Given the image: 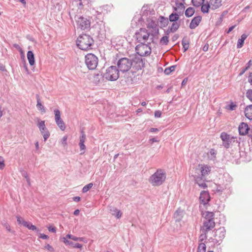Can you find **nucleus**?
Listing matches in <instances>:
<instances>
[{
  "label": "nucleus",
  "mask_w": 252,
  "mask_h": 252,
  "mask_svg": "<svg viewBox=\"0 0 252 252\" xmlns=\"http://www.w3.org/2000/svg\"><path fill=\"white\" fill-rule=\"evenodd\" d=\"M151 43H139L135 47V51L136 53L141 57L149 56L152 51L151 47L150 45Z\"/></svg>",
  "instance_id": "8"
},
{
  "label": "nucleus",
  "mask_w": 252,
  "mask_h": 252,
  "mask_svg": "<svg viewBox=\"0 0 252 252\" xmlns=\"http://www.w3.org/2000/svg\"><path fill=\"white\" fill-rule=\"evenodd\" d=\"M247 37V35H246V34H243L241 35V38H239L237 41V47L238 48H241L242 47V46L244 45V41Z\"/></svg>",
  "instance_id": "30"
},
{
  "label": "nucleus",
  "mask_w": 252,
  "mask_h": 252,
  "mask_svg": "<svg viewBox=\"0 0 252 252\" xmlns=\"http://www.w3.org/2000/svg\"><path fill=\"white\" fill-rule=\"evenodd\" d=\"M17 221L19 224H23V221H26L25 220H23V219L20 217V216H16Z\"/></svg>",
  "instance_id": "48"
},
{
  "label": "nucleus",
  "mask_w": 252,
  "mask_h": 252,
  "mask_svg": "<svg viewBox=\"0 0 252 252\" xmlns=\"http://www.w3.org/2000/svg\"><path fill=\"white\" fill-rule=\"evenodd\" d=\"M199 200L201 203L203 205L207 204L210 201V195L209 192L206 191H202L200 194Z\"/></svg>",
  "instance_id": "14"
},
{
  "label": "nucleus",
  "mask_w": 252,
  "mask_h": 252,
  "mask_svg": "<svg viewBox=\"0 0 252 252\" xmlns=\"http://www.w3.org/2000/svg\"><path fill=\"white\" fill-rule=\"evenodd\" d=\"M93 186V184L91 183L85 186L82 189V192L85 193L90 190Z\"/></svg>",
  "instance_id": "43"
},
{
  "label": "nucleus",
  "mask_w": 252,
  "mask_h": 252,
  "mask_svg": "<svg viewBox=\"0 0 252 252\" xmlns=\"http://www.w3.org/2000/svg\"><path fill=\"white\" fill-rule=\"evenodd\" d=\"M245 116L249 120H252V104L247 106L245 109Z\"/></svg>",
  "instance_id": "24"
},
{
  "label": "nucleus",
  "mask_w": 252,
  "mask_h": 252,
  "mask_svg": "<svg viewBox=\"0 0 252 252\" xmlns=\"http://www.w3.org/2000/svg\"><path fill=\"white\" fill-rule=\"evenodd\" d=\"M63 242L64 243V244L66 245H68L72 248H75L81 249L82 248V245H81L80 244L73 243L72 241H71L70 240H67L66 239V238H65V237H63Z\"/></svg>",
  "instance_id": "20"
},
{
  "label": "nucleus",
  "mask_w": 252,
  "mask_h": 252,
  "mask_svg": "<svg viewBox=\"0 0 252 252\" xmlns=\"http://www.w3.org/2000/svg\"><path fill=\"white\" fill-rule=\"evenodd\" d=\"M5 164L3 158L0 156V170L4 168Z\"/></svg>",
  "instance_id": "47"
},
{
  "label": "nucleus",
  "mask_w": 252,
  "mask_h": 252,
  "mask_svg": "<svg viewBox=\"0 0 252 252\" xmlns=\"http://www.w3.org/2000/svg\"><path fill=\"white\" fill-rule=\"evenodd\" d=\"M39 237L43 239H47L48 238V236L44 234H40Z\"/></svg>",
  "instance_id": "58"
},
{
  "label": "nucleus",
  "mask_w": 252,
  "mask_h": 252,
  "mask_svg": "<svg viewBox=\"0 0 252 252\" xmlns=\"http://www.w3.org/2000/svg\"><path fill=\"white\" fill-rule=\"evenodd\" d=\"M248 134L252 139V128H249Z\"/></svg>",
  "instance_id": "61"
},
{
  "label": "nucleus",
  "mask_w": 252,
  "mask_h": 252,
  "mask_svg": "<svg viewBox=\"0 0 252 252\" xmlns=\"http://www.w3.org/2000/svg\"><path fill=\"white\" fill-rule=\"evenodd\" d=\"M56 124L60 127V128L62 130H64L65 128V126L64 122L63 121L62 119H59V120L55 121Z\"/></svg>",
  "instance_id": "36"
},
{
  "label": "nucleus",
  "mask_w": 252,
  "mask_h": 252,
  "mask_svg": "<svg viewBox=\"0 0 252 252\" xmlns=\"http://www.w3.org/2000/svg\"><path fill=\"white\" fill-rule=\"evenodd\" d=\"M247 97L252 102V89L248 90L246 92Z\"/></svg>",
  "instance_id": "45"
},
{
  "label": "nucleus",
  "mask_w": 252,
  "mask_h": 252,
  "mask_svg": "<svg viewBox=\"0 0 252 252\" xmlns=\"http://www.w3.org/2000/svg\"><path fill=\"white\" fill-rule=\"evenodd\" d=\"M13 46L16 48V49L19 50L22 53V50L21 48L20 47V46L17 44H14L13 45Z\"/></svg>",
  "instance_id": "62"
},
{
  "label": "nucleus",
  "mask_w": 252,
  "mask_h": 252,
  "mask_svg": "<svg viewBox=\"0 0 252 252\" xmlns=\"http://www.w3.org/2000/svg\"><path fill=\"white\" fill-rule=\"evenodd\" d=\"M45 249H46L48 250V251L52 252L54 251V248L49 244L46 245L45 246Z\"/></svg>",
  "instance_id": "50"
},
{
  "label": "nucleus",
  "mask_w": 252,
  "mask_h": 252,
  "mask_svg": "<svg viewBox=\"0 0 252 252\" xmlns=\"http://www.w3.org/2000/svg\"><path fill=\"white\" fill-rule=\"evenodd\" d=\"M168 42V37L166 35L163 36L160 40V44L162 45H166Z\"/></svg>",
  "instance_id": "40"
},
{
  "label": "nucleus",
  "mask_w": 252,
  "mask_h": 252,
  "mask_svg": "<svg viewBox=\"0 0 252 252\" xmlns=\"http://www.w3.org/2000/svg\"><path fill=\"white\" fill-rule=\"evenodd\" d=\"M206 247L204 243L199 244L197 252H206Z\"/></svg>",
  "instance_id": "38"
},
{
  "label": "nucleus",
  "mask_w": 252,
  "mask_h": 252,
  "mask_svg": "<svg viewBox=\"0 0 252 252\" xmlns=\"http://www.w3.org/2000/svg\"><path fill=\"white\" fill-rule=\"evenodd\" d=\"M73 200L75 202H79L81 200V198L79 196H75L72 198Z\"/></svg>",
  "instance_id": "59"
},
{
  "label": "nucleus",
  "mask_w": 252,
  "mask_h": 252,
  "mask_svg": "<svg viewBox=\"0 0 252 252\" xmlns=\"http://www.w3.org/2000/svg\"><path fill=\"white\" fill-rule=\"evenodd\" d=\"M24 177L26 179L27 182L29 185H30V179L29 177H28L27 173L25 172V175H24Z\"/></svg>",
  "instance_id": "57"
},
{
  "label": "nucleus",
  "mask_w": 252,
  "mask_h": 252,
  "mask_svg": "<svg viewBox=\"0 0 252 252\" xmlns=\"http://www.w3.org/2000/svg\"><path fill=\"white\" fill-rule=\"evenodd\" d=\"M23 225L30 230H32L33 231H38V229L35 225H32L31 223H30L29 222L23 221Z\"/></svg>",
  "instance_id": "31"
},
{
  "label": "nucleus",
  "mask_w": 252,
  "mask_h": 252,
  "mask_svg": "<svg viewBox=\"0 0 252 252\" xmlns=\"http://www.w3.org/2000/svg\"><path fill=\"white\" fill-rule=\"evenodd\" d=\"M220 138L222 141V146L226 149H228L233 143L237 142L235 137L224 132L221 133Z\"/></svg>",
  "instance_id": "10"
},
{
  "label": "nucleus",
  "mask_w": 252,
  "mask_h": 252,
  "mask_svg": "<svg viewBox=\"0 0 252 252\" xmlns=\"http://www.w3.org/2000/svg\"><path fill=\"white\" fill-rule=\"evenodd\" d=\"M150 33V36H151L150 39L152 40L151 42L153 43H155V40L154 37L156 36L159 33V29L158 26H155L154 29H152Z\"/></svg>",
  "instance_id": "22"
},
{
  "label": "nucleus",
  "mask_w": 252,
  "mask_h": 252,
  "mask_svg": "<svg viewBox=\"0 0 252 252\" xmlns=\"http://www.w3.org/2000/svg\"><path fill=\"white\" fill-rule=\"evenodd\" d=\"M239 134L241 135H245L248 133L249 127L245 123H241L238 127Z\"/></svg>",
  "instance_id": "17"
},
{
  "label": "nucleus",
  "mask_w": 252,
  "mask_h": 252,
  "mask_svg": "<svg viewBox=\"0 0 252 252\" xmlns=\"http://www.w3.org/2000/svg\"><path fill=\"white\" fill-rule=\"evenodd\" d=\"M36 98L37 100L36 107H37V109L41 111L42 112L45 113V110L44 106L41 104L39 94H36Z\"/></svg>",
  "instance_id": "27"
},
{
  "label": "nucleus",
  "mask_w": 252,
  "mask_h": 252,
  "mask_svg": "<svg viewBox=\"0 0 252 252\" xmlns=\"http://www.w3.org/2000/svg\"><path fill=\"white\" fill-rule=\"evenodd\" d=\"M37 122V126L43 137L44 141H46L50 136V132L45 126L44 121L38 119Z\"/></svg>",
  "instance_id": "11"
},
{
  "label": "nucleus",
  "mask_w": 252,
  "mask_h": 252,
  "mask_svg": "<svg viewBox=\"0 0 252 252\" xmlns=\"http://www.w3.org/2000/svg\"><path fill=\"white\" fill-rule=\"evenodd\" d=\"M248 82L252 85V72L250 74L248 77Z\"/></svg>",
  "instance_id": "56"
},
{
  "label": "nucleus",
  "mask_w": 252,
  "mask_h": 252,
  "mask_svg": "<svg viewBox=\"0 0 252 252\" xmlns=\"http://www.w3.org/2000/svg\"><path fill=\"white\" fill-rule=\"evenodd\" d=\"M194 9L192 7H189L185 12V16L187 17H190L194 14Z\"/></svg>",
  "instance_id": "33"
},
{
  "label": "nucleus",
  "mask_w": 252,
  "mask_h": 252,
  "mask_svg": "<svg viewBox=\"0 0 252 252\" xmlns=\"http://www.w3.org/2000/svg\"><path fill=\"white\" fill-rule=\"evenodd\" d=\"M199 170L201 172V176L205 177L208 175L211 172V167L206 164H199Z\"/></svg>",
  "instance_id": "12"
},
{
  "label": "nucleus",
  "mask_w": 252,
  "mask_h": 252,
  "mask_svg": "<svg viewBox=\"0 0 252 252\" xmlns=\"http://www.w3.org/2000/svg\"><path fill=\"white\" fill-rule=\"evenodd\" d=\"M203 216L204 220L201 228L203 229L204 231L212 230L215 226L214 213L212 212L206 211L203 213Z\"/></svg>",
  "instance_id": "5"
},
{
  "label": "nucleus",
  "mask_w": 252,
  "mask_h": 252,
  "mask_svg": "<svg viewBox=\"0 0 252 252\" xmlns=\"http://www.w3.org/2000/svg\"><path fill=\"white\" fill-rule=\"evenodd\" d=\"M247 70H248V67H245V68H243L242 70L240 72L239 75L241 76L242 74H243L245 72V71H246Z\"/></svg>",
  "instance_id": "60"
},
{
  "label": "nucleus",
  "mask_w": 252,
  "mask_h": 252,
  "mask_svg": "<svg viewBox=\"0 0 252 252\" xmlns=\"http://www.w3.org/2000/svg\"><path fill=\"white\" fill-rule=\"evenodd\" d=\"M166 173L162 169H158L149 178L150 183L154 186H159L163 184L166 179Z\"/></svg>",
  "instance_id": "4"
},
{
  "label": "nucleus",
  "mask_w": 252,
  "mask_h": 252,
  "mask_svg": "<svg viewBox=\"0 0 252 252\" xmlns=\"http://www.w3.org/2000/svg\"><path fill=\"white\" fill-rule=\"evenodd\" d=\"M209 3L211 6V9L215 10L221 6V0H210Z\"/></svg>",
  "instance_id": "21"
},
{
  "label": "nucleus",
  "mask_w": 252,
  "mask_h": 252,
  "mask_svg": "<svg viewBox=\"0 0 252 252\" xmlns=\"http://www.w3.org/2000/svg\"><path fill=\"white\" fill-rule=\"evenodd\" d=\"M180 26V21L178 22H172V25L169 27L172 33L176 32Z\"/></svg>",
  "instance_id": "29"
},
{
  "label": "nucleus",
  "mask_w": 252,
  "mask_h": 252,
  "mask_svg": "<svg viewBox=\"0 0 252 252\" xmlns=\"http://www.w3.org/2000/svg\"><path fill=\"white\" fill-rule=\"evenodd\" d=\"M195 183H196L199 187L202 189H205L207 187L205 182L204 177L201 176H195L194 177Z\"/></svg>",
  "instance_id": "16"
},
{
  "label": "nucleus",
  "mask_w": 252,
  "mask_h": 252,
  "mask_svg": "<svg viewBox=\"0 0 252 252\" xmlns=\"http://www.w3.org/2000/svg\"><path fill=\"white\" fill-rule=\"evenodd\" d=\"M110 211L112 215L115 216V217L118 219H119L120 218H121V217L122 216V213H121L120 210L117 209V208H116L115 207H111L110 208Z\"/></svg>",
  "instance_id": "28"
},
{
  "label": "nucleus",
  "mask_w": 252,
  "mask_h": 252,
  "mask_svg": "<svg viewBox=\"0 0 252 252\" xmlns=\"http://www.w3.org/2000/svg\"><path fill=\"white\" fill-rule=\"evenodd\" d=\"M23 63H24V68H25V70L27 72H28V68L27 64L26 63V61L25 60L24 56H23Z\"/></svg>",
  "instance_id": "54"
},
{
  "label": "nucleus",
  "mask_w": 252,
  "mask_h": 252,
  "mask_svg": "<svg viewBox=\"0 0 252 252\" xmlns=\"http://www.w3.org/2000/svg\"><path fill=\"white\" fill-rule=\"evenodd\" d=\"M169 19L163 16L160 17V22L162 26L165 27L169 23Z\"/></svg>",
  "instance_id": "35"
},
{
  "label": "nucleus",
  "mask_w": 252,
  "mask_h": 252,
  "mask_svg": "<svg viewBox=\"0 0 252 252\" xmlns=\"http://www.w3.org/2000/svg\"><path fill=\"white\" fill-rule=\"evenodd\" d=\"M67 136H64L62 140V144L64 147L67 145Z\"/></svg>",
  "instance_id": "49"
},
{
  "label": "nucleus",
  "mask_w": 252,
  "mask_h": 252,
  "mask_svg": "<svg viewBox=\"0 0 252 252\" xmlns=\"http://www.w3.org/2000/svg\"><path fill=\"white\" fill-rule=\"evenodd\" d=\"M155 26H158L155 22H152L151 23H149L148 26H147V28H151V29H154V27H155Z\"/></svg>",
  "instance_id": "51"
},
{
  "label": "nucleus",
  "mask_w": 252,
  "mask_h": 252,
  "mask_svg": "<svg viewBox=\"0 0 252 252\" xmlns=\"http://www.w3.org/2000/svg\"><path fill=\"white\" fill-rule=\"evenodd\" d=\"M132 64V60L127 58H122L117 62V67L119 70L123 73H126L125 77L128 84H132L136 82L141 75L139 72H126L131 68Z\"/></svg>",
  "instance_id": "1"
},
{
  "label": "nucleus",
  "mask_w": 252,
  "mask_h": 252,
  "mask_svg": "<svg viewBox=\"0 0 252 252\" xmlns=\"http://www.w3.org/2000/svg\"><path fill=\"white\" fill-rule=\"evenodd\" d=\"M201 20L202 17L200 16H197L194 17L191 21L189 26V28L190 29H194L196 28L201 22Z\"/></svg>",
  "instance_id": "18"
},
{
  "label": "nucleus",
  "mask_w": 252,
  "mask_h": 252,
  "mask_svg": "<svg viewBox=\"0 0 252 252\" xmlns=\"http://www.w3.org/2000/svg\"><path fill=\"white\" fill-rule=\"evenodd\" d=\"M80 11H77L75 9L72 8L69 12V15L70 19L74 20L77 29H80L82 30L89 29L91 26V22L87 18L81 16L79 13Z\"/></svg>",
  "instance_id": "2"
},
{
  "label": "nucleus",
  "mask_w": 252,
  "mask_h": 252,
  "mask_svg": "<svg viewBox=\"0 0 252 252\" xmlns=\"http://www.w3.org/2000/svg\"><path fill=\"white\" fill-rule=\"evenodd\" d=\"M27 58L30 65L32 66L35 64L34 55L32 51L28 52Z\"/></svg>",
  "instance_id": "25"
},
{
  "label": "nucleus",
  "mask_w": 252,
  "mask_h": 252,
  "mask_svg": "<svg viewBox=\"0 0 252 252\" xmlns=\"http://www.w3.org/2000/svg\"><path fill=\"white\" fill-rule=\"evenodd\" d=\"M94 43L93 38L90 35L87 34L80 35L76 40L77 47L82 50L92 49L91 46L94 44Z\"/></svg>",
  "instance_id": "3"
},
{
  "label": "nucleus",
  "mask_w": 252,
  "mask_h": 252,
  "mask_svg": "<svg viewBox=\"0 0 252 252\" xmlns=\"http://www.w3.org/2000/svg\"><path fill=\"white\" fill-rule=\"evenodd\" d=\"M76 2H79L77 3V9H75L77 11L79 10H80V12H81V9L83 8V6L85 5H87L88 4V0H74Z\"/></svg>",
  "instance_id": "26"
},
{
  "label": "nucleus",
  "mask_w": 252,
  "mask_h": 252,
  "mask_svg": "<svg viewBox=\"0 0 252 252\" xmlns=\"http://www.w3.org/2000/svg\"><path fill=\"white\" fill-rule=\"evenodd\" d=\"M173 8L174 11L179 13V14L183 15L185 9V6L182 2H179V0H178L175 1V6H173Z\"/></svg>",
  "instance_id": "13"
},
{
  "label": "nucleus",
  "mask_w": 252,
  "mask_h": 252,
  "mask_svg": "<svg viewBox=\"0 0 252 252\" xmlns=\"http://www.w3.org/2000/svg\"><path fill=\"white\" fill-rule=\"evenodd\" d=\"M120 71L116 66H111L107 69L103 77L106 80L113 81L117 80L119 77Z\"/></svg>",
  "instance_id": "7"
},
{
  "label": "nucleus",
  "mask_w": 252,
  "mask_h": 252,
  "mask_svg": "<svg viewBox=\"0 0 252 252\" xmlns=\"http://www.w3.org/2000/svg\"><path fill=\"white\" fill-rule=\"evenodd\" d=\"M181 15L182 14H179L178 12H173L169 15V20L171 22H178Z\"/></svg>",
  "instance_id": "23"
},
{
  "label": "nucleus",
  "mask_w": 252,
  "mask_h": 252,
  "mask_svg": "<svg viewBox=\"0 0 252 252\" xmlns=\"http://www.w3.org/2000/svg\"><path fill=\"white\" fill-rule=\"evenodd\" d=\"M101 74L99 75V74H96L94 75V82L95 83H98L99 81V80L101 78Z\"/></svg>",
  "instance_id": "46"
},
{
  "label": "nucleus",
  "mask_w": 252,
  "mask_h": 252,
  "mask_svg": "<svg viewBox=\"0 0 252 252\" xmlns=\"http://www.w3.org/2000/svg\"><path fill=\"white\" fill-rule=\"evenodd\" d=\"M201 6V11L203 13H208L209 8H211L210 4L208 1H207L206 3L204 2Z\"/></svg>",
  "instance_id": "32"
},
{
  "label": "nucleus",
  "mask_w": 252,
  "mask_h": 252,
  "mask_svg": "<svg viewBox=\"0 0 252 252\" xmlns=\"http://www.w3.org/2000/svg\"><path fill=\"white\" fill-rule=\"evenodd\" d=\"M201 231L202 232L201 234L200 235L199 239L201 241H203L207 238V233L209 231H203V229L201 228Z\"/></svg>",
  "instance_id": "42"
},
{
  "label": "nucleus",
  "mask_w": 252,
  "mask_h": 252,
  "mask_svg": "<svg viewBox=\"0 0 252 252\" xmlns=\"http://www.w3.org/2000/svg\"><path fill=\"white\" fill-rule=\"evenodd\" d=\"M161 112L159 110H157L155 112V117L156 118H160L161 116Z\"/></svg>",
  "instance_id": "52"
},
{
  "label": "nucleus",
  "mask_w": 252,
  "mask_h": 252,
  "mask_svg": "<svg viewBox=\"0 0 252 252\" xmlns=\"http://www.w3.org/2000/svg\"><path fill=\"white\" fill-rule=\"evenodd\" d=\"M188 80V79L187 78H185V79H184L182 82V86H183L185 85L187 83Z\"/></svg>",
  "instance_id": "63"
},
{
  "label": "nucleus",
  "mask_w": 252,
  "mask_h": 252,
  "mask_svg": "<svg viewBox=\"0 0 252 252\" xmlns=\"http://www.w3.org/2000/svg\"><path fill=\"white\" fill-rule=\"evenodd\" d=\"M208 49H209V44L208 43H206L203 47L202 50L204 52H206L208 50Z\"/></svg>",
  "instance_id": "55"
},
{
  "label": "nucleus",
  "mask_w": 252,
  "mask_h": 252,
  "mask_svg": "<svg viewBox=\"0 0 252 252\" xmlns=\"http://www.w3.org/2000/svg\"><path fill=\"white\" fill-rule=\"evenodd\" d=\"M176 67V65H172L169 67H167L164 70V73L166 75L170 74L172 72L174 71Z\"/></svg>",
  "instance_id": "37"
},
{
  "label": "nucleus",
  "mask_w": 252,
  "mask_h": 252,
  "mask_svg": "<svg viewBox=\"0 0 252 252\" xmlns=\"http://www.w3.org/2000/svg\"><path fill=\"white\" fill-rule=\"evenodd\" d=\"M54 114H55V120H59L61 118V112L58 109H55L54 111Z\"/></svg>",
  "instance_id": "44"
},
{
  "label": "nucleus",
  "mask_w": 252,
  "mask_h": 252,
  "mask_svg": "<svg viewBox=\"0 0 252 252\" xmlns=\"http://www.w3.org/2000/svg\"><path fill=\"white\" fill-rule=\"evenodd\" d=\"M48 229L50 232H54L55 233L56 231V229L55 227H52L51 226H50L48 227Z\"/></svg>",
  "instance_id": "53"
},
{
  "label": "nucleus",
  "mask_w": 252,
  "mask_h": 252,
  "mask_svg": "<svg viewBox=\"0 0 252 252\" xmlns=\"http://www.w3.org/2000/svg\"><path fill=\"white\" fill-rule=\"evenodd\" d=\"M65 238H66V239L69 238V239L74 240L75 241L84 242V240H85V238L83 237H77L74 236L71 234L66 235Z\"/></svg>",
  "instance_id": "34"
},
{
  "label": "nucleus",
  "mask_w": 252,
  "mask_h": 252,
  "mask_svg": "<svg viewBox=\"0 0 252 252\" xmlns=\"http://www.w3.org/2000/svg\"><path fill=\"white\" fill-rule=\"evenodd\" d=\"M98 58L93 54H88L85 56V63L90 70L95 69L98 64Z\"/></svg>",
  "instance_id": "9"
},
{
  "label": "nucleus",
  "mask_w": 252,
  "mask_h": 252,
  "mask_svg": "<svg viewBox=\"0 0 252 252\" xmlns=\"http://www.w3.org/2000/svg\"><path fill=\"white\" fill-rule=\"evenodd\" d=\"M150 37V33L145 29L141 28L136 32L134 37L139 43H146Z\"/></svg>",
  "instance_id": "6"
},
{
  "label": "nucleus",
  "mask_w": 252,
  "mask_h": 252,
  "mask_svg": "<svg viewBox=\"0 0 252 252\" xmlns=\"http://www.w3.org/2000/svg\"><path fill=\"white\" fill-rule=\"evenodd\" d=\"M81 135L80 137V141L79 145L80 147V150H85L86 149V146L84 144L85 140L86 139V134L83 130L81 131Z\"/></svg>",
  "instance_id": "19"
},
{
  "label": "nucleus",
  "mask_w": 252,
  "mask_h": 252,
  "mask_svg": "<svg viewBox=\"0 0 252 252\" xmlns=\"http://www.w3.org/2000/svg\"><path fill=\"white\" fill-rule=\"evenodd\" d=\"M204 1L205 0H192L191 2L194 6L199 7L204 2Z\"/></svg>",
  "instance_id": "39"
},
{
  "label": "nucleus",
  "mask_w": 252,
  "mask_h": 252,
  "mask_svg": "<svg viewBox=\"0 0 252 252\" xmlns=\"http://www.w3.org/2000/svg\"><path fill=\"white\" fill-rule=\"evenodd\" d=\"M210 154L211 156H213L214 157H215L216 153L214 149H211L210 151Z\"/></svg>",
  "instance_id": "64"
},
{
  "label": "nucleus",
  "mask_w": 252,
  "mask_h": 252,
  "mask_svg": "<svg viewBox=\"0 0 252 252\" xmlns=\"http://www.w3.org/2000/svg\"><path fill=\"white\" fill-rule=\"evenodd\" d=\"M225 230L224 227H220L215 232V237L218 242L221 241L225 237Z\"/></svg>",
  "instance_id": "15"
},
{
  "label": "nucleus",
  "mask_w": 252,
  "mask_h": 252,
  "mask_svg": "<svg viewBox=\"0 0 252 252\" xmlns=\"http://www.w3.org/2000/svg\"><path fill=\"white\" fill-rule=\"evenodd\" d=\"M182 44L183 45L184 52H186L187 50H188L189 47V42L188 41L185 40L183 39L182 41Z\"/></svg>",
  "instance_id": "41"
}]
</instances>
